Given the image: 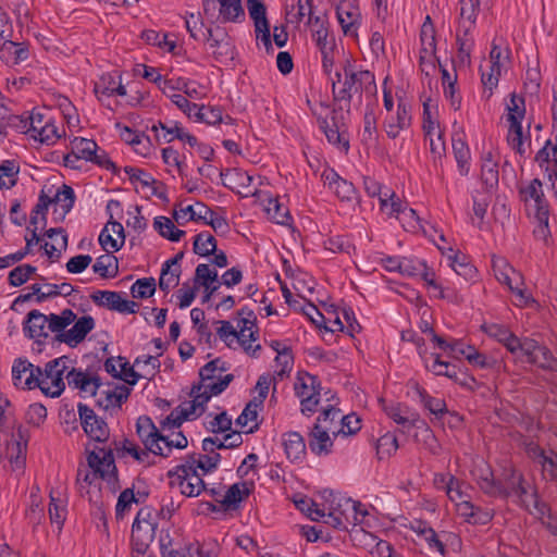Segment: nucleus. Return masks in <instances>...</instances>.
<instances>
[{"label": "nucleus", "mask_w": 557, "mask_h": 557, "mask_svg": "<svg viewBox=\"0 0 557 557\" xmlns=\"http://www.w3.org/2000/svg\"><path fill=\"white\" fill-rule=\"evenodd\" d=\"M332 92L334 100L360 107L362 103L375 104L377 101V86L375 76L369 70L356 66L346 60L332 78Z\"/></svg>", "instance_id": "obj_1"}, {"label": "nucleus", "mask_w": 557, "mask_h": 557, "mask_svg": "<svg viewBox=\"0 0 557 557\" xmlns=\"http://www.w3.org/2000/svg\"><path fill=\"white\" fill-rule=\"evenodd\" d=\"M69 371L65 357L49 361L44 369L38 367L35 388L38 387L48 397H59L65 388L64 377Z\"/></svg>", "instance_id": "obj_2"}, {"label": "nucleus", "mask_w": 557, "mask_h": 557, "mask_svg": "<svg viewBox=\"0 0 557 557\" xmlns=\"http://www.w3.org/2000/svg\"><path fill=\"white\" fill-rule=\"evenodd\" d=\"M519 193L528 212L532 213L537 220L539 232L545 236L548 232L549 207L544 195L542 182L539 178H534L521 186Z\"/></svg>", "instance_id": "obj_3"}, {"label": "nucleus", "mask_w": 557, "mask_h": 557, "mask_svg": "<svg viewBox=\"0 0 557 557\" xmlns=\"http://www.w3.org/2000/svg\"><path fill=\"white\" fill-rule=\"evenodd\" d=\"M492 268L497 281L511 290L515 296V304L520 307H527L534 302L525 289L521 287L522 277L506 259L502 257H494L492 259Z\"/></svg>", "instance_id": "obj_4"}, {"label": "nucleus", "mask_w": 557, "mask_h": 557, "mask_svg": "<svg viewBox=\"0 0 557 557\" xmlns=\"http://www.w3.org/2000/svg\"><path fill=\"white\" fill-rule=\"evenodd\" d=\"M331 499L325 497V504L322 508L315 504H311L314 508L308 507L309 516L312 520H323L326 524L332 525L335 529H346L349 523V509H346L343 500H347L345 497H337L332 492H329Z\"/></svg>", "instance_id": "obj_5"}, {"label": "nucleus", "mask_w": 557, "mask_h": 557, "mask_svg": "<svg viewBox=\"0 0 557 557\" xmlns=\"http://www.w3.org/2000/svg\"><path fill=\"white\" fill-rule=\"evenodd\" d=\"M203 476L186 461L169 471L171 485L177 486L181 494L186 497H197L207 490Z\"/></svg>", "instance_id": "obj_6"}, {"label": "nucleus", "mask_w": 557, "mask_h": 557, "mask_svg": "<svg viewBox=\"0 0 557 557\" xmlns=\"http://www.w3.org/2000/svg\"><path fill=\"white\" fill-rule=\"evenodd\" d=\"M157 522L152 509L141 508L132 525L133 553H146L156 535Z\"/></svg>", "instance_id": "obj_7"}, {"label": "nucleus", "mask_w": 557, "mask_h": 557, "mask_svg": "<svg viewBox=\"0 0 557 557\" xmlns=\"http://www.w3.org/2000/svg\"><path fill=\"white\" fill-rule=\"evenodd\" d=\"M233 375L227 374L223 381L218 385H195L190 392V400L184 401L181 405L185 410V417L196 419L205 412V405L212 396L221 394L228 384L233 381Z\"/></svg>", "instance_id": "obj_8"}, {"label": "nucleus", "mask_w": 557, "mask_h": 557, "mask_svg": "<svg viewBox=\"0 0 557 557\" xmlns=\"http://www.w3.org/2000/svg\"><path fill=\"white\" fill-rule=\"evenodd\" d=\"M294 391L300 400V411L310 416L317 409L320 397V382L317 376L308 372H298L294 383Z\"/></svg>", "instance_id": "obj_9"}, {"label": "nucleus", "mask_w": 557, "mask_h": 557, "mask_svg": "<svg viewBox=\"0 0 557 557\" xmlns=\"http://www.w3.org/2000/svg\"><path fill=\"white\" fill-rule=\"evenodd\" d=\"M382 409L385 414L400 425L404 431H409L412 428H423L429 431L426 423L420 418V414L407 405L400 403H383Z\"/></svg>", "instance_id": "obj_10"}, {"label": "nucleus", "mask_w": 557, "mask_h": 557, "mask_svg": "<svg viewBox=\"0 0 557 557\" xmlns=\"http://www.w3.org/2000/svg\"><path fill=\"white\" fill-rule=\"evenodd\" d=\"M87 462L88 468L99 478L108 481L115 478L116 467L111 448L96 445L92 449H88Z\"/></svg>", "instance_id": "obj_11"}, {"label": "nucleus", "mask_w": 557, "mask_h": 557, "mask_svg": "<svg viewBox=\"0 0 557 557\" xmlns=\"http://www.w3.org/2000/svg\"><path fill=\"white\" fill-rule=\"evenodd\" d=\"M336 16L345 36H358L362 15L356 0H341L336 8Z\"/></svg>", "instance_id": "obj_12"}, {"label": "nucleus", "mask_w": 557, "mask_h": 557, "mask_svg": "<svg viewBox=\"0 0 557 557\" xmlns=\"http://www.w3.org/2000/svg\"><path fill=\"white\" fill-rule=\"evenodd\" d=\"M78 414L82 426L87 436L97 442L106 443L110 436L108 424L96 416L92 409L86 405H78Z\"/></svg>", "instance_id": "obj_13"}, {"label": "nucleus", "mask_w": 557, "mask_h": 557, "mask_svg": "<svg viewBox=\"0 0 557 557\" xmlns=\"http://www.w3.org/2000/svg\"><path fill=\"white\" fill-rule=\"evenodd\" d=\"M325 419L326 418L317 419L309 434V448L317 456H327L333 447V441L330 434L337 435L336 428L325 425Z\"/></svg>", "instance_id": "obj_14"}, {"label": "nucleus", "mask_w": 557, "mask_h": 557, "mask_svg": "<svg viewBox=\"0 0 557 557\" xmlns=\"http://www.w3.org/2000/svg\"><path fill=\"white\" fill-rule=\"evenodd\" d=\"M136 433L148 451L152 453L153 455L161 453V441H163V433L156 426L150 417L140 416L137 419Z\"/></svg>", "instance_id": "obj_15"}, {"label": "nucleus", "mask_w": 557, "mask_h": 557, "mask_svg": "<svg viewBox=\"0 0 557 557\" xmlns=\"http://www.w3.org/2000/svg\"><path fill=\"white\" fill-rule=\"evenodd\" d=\"M411 125V108L408 103L400 100L395 112L389 113L383 123L386 135L395 139L401 131L409 128Z\"/></svg>", "instance_id": "obj_16"}, {"label": "nucleus", "mask_w": 557, "mask_h": 557, "mask_svg": "<svg viewBox=\"0 0 557 557\" xmlns=\"http://www.w3.org/2000/svg\"><path fill=\"white\" fill-rule=\"evenodd\" d=\"M90 297L98 306L120 313H135L138 309V305L135 301L124 299L121 294L116 292L97 290Z\"/></svg>", "instance_id": "obj_17"}, {"label": "nucleus", "mask_w": 557, "mask_h": 557, "mask_svg": "<svg viewBox=\"0 0 557 557\" xmlns=\"http://www.w3.org/2000/svg\"><path fill=\"white\" fill-rule=\"evenodd\" d=\"M248 11L255 23L256 38L261 40L269 50L272 48L271 33L263 2L261 0H248Z\"/></svg>", "instance_id": "obj_18"}, {"label": "nucleus", "mask_w": 557, "mask_h": 557, "mask_svg": "<svg viewBox=\"0 0 557 557\" xmlns=\"http://www.w3.org/2000/svg\"><path fill=\"white\" fill-rule=\"evenodd\" d=\"M475 25L467 23H457L456 42L458 47L457 62L463 66L470 65L471 52L474 48Z\"/></svg>", "instance_id": "obj_19"}, {"label": "nucleus", "mask_w": 557, "mask_h": 557, "mask_svg": "<svg viewBox=\"0 0 557 557\" xmlns=\"http://www.w3.org/2000/svg\"><path fill=\"white\" fill-rule=\"evenodd\" d=\"M94 92L99 101L112 96H125L126 88L122 84V76L117 71L102 74L95 83Z\"/></svg>", "instance_id": "obj_20"}, {"label": "nucleus", "mask_w": 557, "mask_h": 557, "mask_svg": "<svg viewBox=\"0 0 557 557\" xmlns=\"http://www.w3.org/2000/svg\"><path fill=\"white\" fill-rule=\"evenodd\" d=\"M73 323L70 330L57 334V339L61 343H65L70 347H76L95 327V320L90 315H83L77 320L75 319Z\"/></svg>", "instance_id": "obj_21"}, {"label": "nucleus", "mask_w": 557, "mask_h": 557, "mask_svg": "<svg viewBox=\"0 0 557 557\" xmlns=\"http://www.w3.org/2000/svg\"><path fill=\"white\" fill-rule=\"evenodd\" d=\"M471 473L479 487L485 494L498 496L502 486L496 483L497 480L494 478L490 465L484 459L479 458L474 461Z\"/></svg>", "instance_id": "obj_22"}, {"label": "nucleus", "mask_w": 557, "mask_h": 557, "mask_svg": "<svg viewBox=\"0 0 557 557\" xmlns=\"http://www.w3.org/2000/svg\"><path fill=\"white\" fill-rule=\"evenodd\" d=\"M99 243L108 252L120 250L125 243L123 225L115 221H108L99 235Z\"/></svg>", "instance_id": "obj_23"}, {"label": "nucleus", "mask_w": 557, "mask_h": 557, "mask_svg": "<svg viewBox=\"0 0 557 557\" xmlns=\"http://www.w3.org/2000/svg\"><path fill=\"white\" fill-rule=\"evenodd\" d=\"M132 393V387L127 385H116L101 389L98 394L97 403L104 410L120 409L122 404L127 400Z\"/></svg>", "instance_id": "obj_24"}, {"label": "nucleus", "mask_w": 557, "mask_h": 557, "mask_svg": "<svg viewBox=\"0 0 557 557\" xmlns=\"http://www.w3.org/2000/svg\"><path fill=\"white\" fill-rule=\"evenodd\" d=\"M205 41L208 42L210 49H212L216 60L233 57V46L224 29L219 27L215 29L208 28Z\"/></svg>", "instance_id": "obj_25"}, {"label": "nucleus", "mask_w": 557, "mask_h": 557, "mask_svg": "<svg viewBox=\"0 0 557 557\" xmlns=\"http://www.w3.org/2000/svg\"><path fill=\"white\" fill-rule=\"evenodd\" d=\"M38 367H35L27 360L17 359L12 367L13 384L23 389L35 388Z\"/></svg>", "instance_id": "obj_26"}, {"label": "nucleus", "mask_w": 557, "mask_h": 557, "mask_svg": "<svg viewBox=\"0 0 557 557\" xmlns=\"http://www.w3.org/2000/svg\"><path fill=\"white\" fill-rule=\"evenodd\" d=\"M238 326L239 331L235 339L248 355L257 357L261 346L260 344L253 345V343L258 341V332L255 322L250 319L243 318L238 322Z\"/></svg>", "instance_id": "obj_27"}, {"label": "nucleus", "mask_w": 557, "mask_h": 557, "mask_svg": "<svg viewBox=\"0 0 557 557\" xmlns=\"http://www.w3.org/2000/svg\"><path fill=\"white\" fill-rule=\"evenodd\" d=\"M67 383L71 387L79 389L88 396H98L100 389L99 377L71 369L66 374Z\"/></svg>", "instance_id": "obj_28"}, {"label": "nucleus", "mask_w": 557, "mask_h": 557, "mask_svg": "<svg viewBox=\"0 0 557 557\" xmlns=\"http://www.w3.org/2000/svg\"><path fill=\"white\" fill-rule=\"evenodd\" d=\"M50 200L53 206V213L58 219L63 220L74 206L75 194L72 187L63 184L53 196H50Z\"/></svg>", "instance_id": "obj_29"}, {"label": "nucleus", "mask_w": 557, "mask_h": 557, "mask_svg": "<svg viewBox=\"0 0 557 557\" xmlns=\"http://www.w3.org/2000/svg\"><path fill=\"white\" fill-rule=\"evenodd\" d=\"M496 480V483L502 486L498 495L522 496L527 493L522 484V476L512 468H505L502 478Z\"/></svg>", "instance_id": "obj_30"}, {"label": "nucleus", "mask_w": 557, "mask_h": 557, "mask_svg": "<svg viewBox=\"0 0 557 557\" xmlns=\"http://www.w3.org/2000/svg\"><path fill=\"white\" fill-rule=\"evenodd\" d=\"M282 445L286 457L292 462H300L306 456V443L298 432H287L282 435Z\"/></svg>", "instance_id": "obj_31"}, {"label": "nucleus", "mask_w": 557, "mask_h": 557, "mask_svg": "<svg viewBox=\"0 0 557 557\" xmlns=\"http://www.w3.org/2000/svg\"><path fill=\"white\" fill-rule=\"evenodd\" d=\"M221 460V456L216 449L212 451H203V454H193L185 458L189 466L200 472L202 475L213 472Z\"/></svg>", "instance_id": "obj_32"}, {"label": "nucleus", "mask_w": 557, "mask_h": 557, "mask_svg": "<svg viewBox=\"0 0 557 557\" xmlns=\"http://www.w3.org/2000/svg\"><path fill=\"white\" fill-rule=\"evenodd\" d=\"M49 317L38 310L28 312L24 322L23 331L29 338H39L48 336Z\"/></svg>", "instance_id": "obj_33"}, {"label": "nucleus", "mask_w": 557, "mask_h": 557, "mask_svg": "<svg viewBox=\"0 0 557 557\" xmlns=\"http://www.w3.org/2000/svg\"><path fill=\"white\" fill-rule=\"evenodd\" d=\"M307 23L311 28L312 39L319 50H334L335 40L329 34L325 20L321 16L310 17Z\"/></svg>", "instance_id": "obj_34"}, {"label": "nucleus", "mask_w": 557, "mask_h": 557, "mask_svg": "<svg viewBox=\"0 0 557 557\" xmlns=\"http://www.w3.org/2000/svg\"><path fill=\"white\" fill-rule=\"evenodd\" d=\"M261 203L268 218L277 224H287L290 220L288 210L278 202V199L270 194H261Z\"/></svg>", "instance_id": "obj_35"}, {"label": "nucleus", "mask_w": 557, "mask_h": 557, "mask_svg": "<svg viewBox=\"0 0 557 557\" xmlns=\"http://www.w3.org/2000/svg\"><path fill=\"white\" fill-rule=\"evenodd\" d=\"M227 370L226 363L221 360L220 358H216L207 364H205L200 371H199V377L201 385H218L220 381H223L225 379V375L223 373Z\"/></svg>", "instance_id": "obj_36"}, {"label": "nucleus", "mask_w": 557, "mask_h": 557, "mask_svg": "<svg viewBox=\"0 0 557 557\" xmlns=\"http://www.w3.org/2000/svg\"><path fill=\"white\" fill-rule=\"evenodd\" d=\"M453 152L459 173L462 176L468 175L470 171L471 152L468 144L460 134L453 136Z\"/></svg>", "instance_id": "obj_37"}, {"label": "nucleus", "mask_w": 557, "mask_h": 557, "mask_svg": "<svg viewBox=\"0 0 557 557\" xmlns=\"http://www.w3.org/2000/svg\"><path fill=\"white\" fill-rule=\"evenodd\" d=\"M249 494L250 488L247 482L234 483L224 492L221 498V506L224 509H236Z\"/></svg>", "instance_id": "obj_38"}, {"label": "nucleus", "mask_w": 557, "mask_h": 557, "mask_svg": "<svg viewBox=\"0 0 557 557\" xmlns=\"http://www.w3.org/2000/svg\"><path fill=\"white\" fill-rule=\"evenodd\" d=\"M48 510L51 523L57 527L58 531H61L66 519L67 509L66 500L62 497L60 492L53 490L50 492Z\"/></svg>", "instance_id": "obj_39"}, {"label": "nucleus", "mask_w": 557, "mask_h": 557, "mask_svg": "<svg viewBox=\"0 0 557 557\" xmlns=\"http://www.w3.org/2000/svg\"><path fill=\"white\" fill-rule=\"evenodd\" d=\"M363 145H374L379 137L377 119L374 112V104H367L363 115V127L360 134Z\"/></svg>", "instance_id": "obj_40"}, {"label": "nucleus", "mask_w": 557, "mask_h": 557, "mask_svg": "<svg viewBox=\"0 0 557 557\" xmlns=\"http://www.w3.org/2000/svg\"><path fill=\"white\" fill-rule=\"evenodd\" d=\"M243 443L240 433L232 432L224 436L215 435L202 441V450L212 451V449H226L238 447Z\"/></svg>", "instance_id": "obj_41"}, {"label": "nucleus", "mask_w": 557, "mask_h": 557, "mask_svg": "<svg viewBox=\"0 0 557 557\" xmlns=\"http://www.w3.org/2000/svg\"><path fill=\"white\" fill-rule=\"evenodd\" d=\"M210 208L206 205L198 202L196 208L194 206H187L180 210H175L173 218L174 220L183 225L188 221H202L206 223Z\"/></svg>", "instance_id": "obj_42"}, {"label": "nucleus", "mask_w": 557, "mask_h": 557, "mask_svg": "<svg viewBox=\"0 0 557 557\" xmlns=\"http://www.w3.org/2000/svg\"><path fill=\"white\" fill-rule=\"evenodd\" d=\"M245 17L240 0H219L216 18L222 22H239Z\"/></svg>", "instance_id": "obj_43"}, {"label": "nucleus", "mask_w": 557, "mask_h": 557, "mask_svg": "<svg viewBox=\"0 0 557 557\" xmlns=\"http://www.w3.org/2000/svg\"><path fill=\"white\" fill-rule=\"evenodd\" d=\"M153 228L170 242H180L185 235V231L176 228L173 221L168 216H156L153 220Z\"/></svg>", "instance_id": "obj_44"}, {"label": "nucleus", "mask_w": 557, "mask_h": 557, "mask_svg": "<svg viewBox=\"0 0 557 557\" xmlns=\"http://www.w3.org/2000/svg\"><path fill=\"white\" fill-rule=\"evenodd\" d=\"M46 235L49 238H53L54 236L60 235V242H58L57 244L46 242L42 245V248L45 249V252L49 257V259L55 261L60 258L62 250H65L67 247V235L65 234V231L61 227L50 228L49 231H47Z\"/></svg>", "instance_id": "obj_45"}, {"label": "nucleus", "mask_w": 557, "mask_h": 557, "mask_svg": "<svg viewBox=\"0 0 557 557\" xmlns=\"http://www.w3.org/2000/svg\"><path fill=\"white\" fill-rule=\"evenodd\" d=\"M421 50L422 61L424 59H430V57H435L436 52V41H435V32L431 24L430 16H426V22L423 24L421 28Z\"/></svg>", "instance_id": "obj_46"}, {"label": "nucleus", "mask_w": 557, "mask_h": 557, "mask_svg": "<svg viewBox=\"0 0 557 557\" xmlns=\"http://www.w3.org/2000/svg\"><path fill=\"white\" fill-rule=\"evenodd\" d=\"M20 164L15 160H4L0 163V189H10L16 185Z\"/></svg>", "instance_id": "obj_47"}, {"label": "nucleus", "mask_w": 557, "mask_h": 557, "mask_svg": "<svg viewBox=\"0 0 557 557\" xmlns=\"http://www.w3.org/2000/svg\"><path fill=\"white\" fill-rule=\"evenodd\" d=\"M47 119L48 117L44 113L39 111H33L26 117L21 116V121H17V126H15V129H17L20 133L28 134L30 137H33V135L39 132L40 126L45 125Z\"/></svg>", "instance_id": "obj_48"}, {"label": "nucleus", "mask_w": 557, "mask_h": 557, "mask_svg": "<svg viewBox=\"0 0 557 557\" xmlns=\"http://www.w3.org/2000/svg\"><path fill=\"white\" fill-rule=\"evenodd\" d=\"M534 458L541 465L543 474L550 479L557 480V454L549 451L548 454L542 449L534 451Z\"/></svg>", "instance_id": "obj_49"}, {"label": "nucleus", "mask_w": 557, "mask_h": 557, "mask_svg": "<svg viewBox=\"0 0 557 557\" xmlns=\"http://www.w3.org/2000/svg\"><path fill=\"white\" fill-rule=\"evenodd\" d=\"M0 52L3 54L8 53L10 57H12V62L14 64H18L27 60L29 57V48L27 44L14 42L10 40V38L4 40Z\"/></svg>", "instance_id": "obj_50"}, {"label": "nucleus", "mask_w": 557, "mask_h": 557, "mask_svg": "<svg viewBox=\"0 0 557 557\" xmlns=\"http://www.w3.org/2000/svg\"><path fill=\"white\" fill-rule=\"evenodd\" d=\"M71 149L79 159L88 161L99 150L97 143L84 137H74L71 140Z\"/></svg>", "instance_id": "obj_51"}, {"label": "nucleus", "mask_w": 557, "mask_h": 557, "mask_svg": "<svg viewBox=\"0 0 557 557\" xmlns=\"http://www.w3.org/2000/svg\"><path fill=\"white\" fill-rule=\"evenodd\" d=\"M188 445L187 437L182 432H172L171 434H163L161 441V453L158 456L169 457L173 448L184 449Z\"/></svg>", "instance_id": "obj_52"}, {"label": "nucleus", "mask_w": 557, "mask_h": 557, "mask_svg": "<svg viewBox=\"0 0 557 557\" xmlns=\"http://www.w3.org/2000/svg\"><path fill=\"white\" fill-rule=\"evenodd\" d=\"M48 317V329L58 334L65 332V329L76 319V314L71 309H64L60 314L50 313Z\"/></svg>", "instance_id": "obj_53"}, {"label": "nucleus", "mask_w": 557, "mask_h": 557, "mask_svg": "<svg viewBox=\"0 0 557 557\" xmlns=\"http://www.w3.org/2000/svg\"><path fill=\"white\" fill-rule=\"evenodd\" d=\"M417 393L423 407L435 417H441L447 411L446 403L444 399L432 397L426 393L425 389L420 387L417 388Z\"/></svg>", "instance_id": "obj_54"}, {"label": "nucleus", "mask_w": 557, "mask_h": 557, "mask_svg": "<svg viewBox=\"0 0 557 557\" xmlns=\"http://www.w3.org/2000/svg\"><path fill=\"white\" fill-rule=\"evenodd\" d=\"M216 250V240L208 232L199 233L194 239V252L201 257H207Z\"/></svg>", "instance_id": "obj_55"}, {"label": "nucleus", "mask_w": 557, "mask_h": 557, "mask_svg": "<svg viewBox=\"0 0 557 557\" xmlns=\"http://www.w3.org/2000/svg\"><path fill=\"white\" fill-rule=\"evenodd\" d=\"M116 269L117 260L112 255H102L98 257L92 265V271L103 278L114 276Z\"/></svg>", "instance_id": "obj_56"}, {"label": "nucleus", "mask_w": 557, "mask_h": 557, "mask_svg": "<svg viewBox=\"0 0 557 557\" xmlns=\"http://www.w3.org/2000/svg\"><path fill=\"white\" fill-rule=\"evenodd\" d=\"M449 265L459 276H462L467 281L475 277L476 270L467 261L465 256L455 253L454 256H449Z\"/></svg>", "instance_id": "obj_57"}, {"label": "nucleus", "mask_w": 557, "mask_h": 557, "mask_svg": "<svg viewBox=\"0 0 557 557\" xmlns=\"http://www.w3.org/2000/svg\"><path fill=\"white\" fill-rule=\"evenodd\" d=\"M481 177L483 183L488 187L493 188L498 184V165L492 159L491 153H487L483 159Z\"/></svg>", "instance_id": "obj_58"}, {"label": "nucleus", "mask_w": 557, "mask_h": 557, "mask_svg": "<svg viewBox=\"0 0 557 557\" xmlns=\"http://www.w3.org/2000/svg\"><path fill=\"white\" fill-rule=\"evenodd\" d=\"M181 269L171 268L169 264H162L161 274L159 278V287L161 290L168 293L178 285Z\"/></svg>", "instance_id": "obj_59"}, {"label": "nucleus", "mask_w": 557, "mask_h": 557, "mask_svg": "<svg viewBox=\"0 0 557 557\" xmlns=\"http://www.w3.org/2000/svg\"><path fill=\"white\" fill-rule=\"evenodd\" d=\"M195 284L202 287H210L212 284L221 283L219 281L218 271L211 269L209 264L200 263L195 270Z\"/></svg>", "instance_id": "obj_60"}, {"label": "nucleus", "mask_w": 557, "mask_h": 557, "mask_svg": "<svg viewBox=\"0 0 557 557\" xmlns=\"http://www.w3.org/2000/svg\"><path fill=\"white\" fill-rule=\"evenodd\" d=\"M507 121L509 125L521 124L525 114L524 100L521 97L512 95L507 104Z\"/></svg>", "instance_id": "obj_61"}, {"label": "nucleus", "mask_w": 557, "mask_h": 557, "mask_svg": "<svg viewBox=\"0 0 557 557\" xmlns=\"http://www.w3.org/2000/svg\"><path fill=\"white\" fill-rule=\"evenodd\" d=\"M319 127L324 133L330 144L337 146L343 145L345 149H348V141L343 138V135L341 134L339 128L334 121L330 123L325 119L319 120Z\"/></svg>", "instance_id": "obj_62"}, {"label": "nucleus", "mask_w": 557, "mask_h": 557, "mask_svg": "<svg viewBox=\"0 0 557 557\" xmlns=\"http://www.w3.org/2000/svg\"><path fill=\"white\" fill-rule=\"evenodd\" d=\"M185 420H193L190 417H185V410L182 405L174 409L166 418L160 422V430L164 434L166 431H174L178 429Z\"/></svg>", "instance_id": "obj_63"}, {"label": "nucleus", "mask_w": 557, "mask_h": 557, "mask_svg": "<svg viewBox=\"0 0 557 557\" xmlns=\"http://www.w3.org/2000/svg\"><path fill=\"white\" fill-rule=\"evenodd\" d=\"M398 449V441L392 433L382 435L376 442V454L380 459L388 458Z\"/></svg>", "instance_id": "obj_64"}]
</instances>
